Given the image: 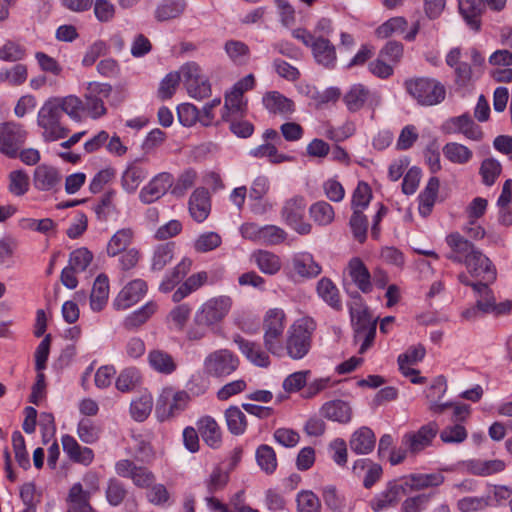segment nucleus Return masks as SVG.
<instances>
[{
	"label": "nucleus",
	"mask_w": 512,
	"mask_h": 512,
	"mask_svg": "<svg viewBox=\"0 0 512 512\" xmlns=\"http://www.w3.org/2000/svg\"><path fill=\"white\" fill-rule=\"evenodd\" d=\"M442 151L450 162L459 165L468 163L473 157V152L467 146L457 142L446 143Z\"/></svg>",
	"instance_id": "obj_42"
},
{
	"label": "nucleus",
	"mask_w": 512,
	"mask_h": 512,
	"mask_svg": "<svg viewBox=\"0 0 512 512\" xmlns=\"http://www.w3.org/2000/svg\"><path fill=\"white\" fill-rule=\"evenodd\" d=\"M292 36L303 45L309 47L316 62L324 67H333L336 62V51L334 45L325 37L312 35L305 28L292 30Z\"/></svg>",
	"instance_id": "obj_5"
},
{
	"label": "nucleus",
	"mask_w": 512,
	"mask_h": 512,
	"mask_svg": "<svg viewBox=\"0 0 512 512\" xmlns=\"http://www.w3.org/2000/svg\"><path fill=\"white\" fill-rule=\"evenodd\" d=\"M320 413L324 418L342 424L348 423L352 418V409L343 400H332L324 403Z\"/></svg>",
	"instance_id": "obj_25"
},
{
	"label": "nucleus",
	"mask_w": 512,
	"mask_h": 512,
	"mask_svg": "<svg viewBox=\"0 0 512 512\" xmlns=\"http://www.w3.org/2000/svg\"><path fill=\"white\" fill-rule=\"evenodd\" d=\"M147 176V170L134 162L122 174V188L129 194L134 193Z\"/></svg>",
	"instance_id": "obj_34"
},
{
	"label": "nucleus",
	"mask_w": 512,
	"mask_h": 512,
	"mask_svg": "<svg viewBox=\"0 0 512 512\" xmlns=\"http://www.w3.org/2000/svg\"><path fill=\"white\" fill-rule=\"evenodd\" d=\"M375 442L373 431L368 427H361L352 434L349 445L356 454H368L374 449Z\"/></svg>",
	"instance_id": "obj_30"
},
{
	"label": "nucleus",
	"mask_w": 512,
	"mask_h": 512,
	"mask_svg": "<svg viewBox=\"0 0 512 512\" xmlns=\"http://www.w3.org/2000/svg\"><path fill=\"white\" fill-rule=\"evenodd\" d=\"M226 423L229 431L234 435H241L247 427L245 414L237 406H230L225 411Z\"/></svg>",
	"instance_id": "obj_48"
},
{
	"label": "nucleus",
	"mask_w": 512,
	"mask_h": 512,
	"mask_svg": "<svg viewBox=\"0 0 512 512\" xmlns=\"http://www.w3.org/2000/svg\"><path fill=\"white\" fill-rule=\"evenodd\" d=\"M401 498L392 481H389L385 489L372 499L371 508L375 512L382 511L396 506Z\"/></svg>",
	"instance_id": "obj_37"
},
{
	"label": "nucleus",
	"mask_w": 512,
	"mask_h": 512,
	"mask_svg": "<svg viewBox=\"0 0 512 512\" xmlns=\"http://www.w3.org/2000/svg\"><path fill=\"white\" fill-rule=\"evenodd\" d=\"M61 182V176L53 166L41 164L34 171L33 183L40 191L56 189Z\"/></svg>",
	"instance_id": "obj_22"
},
{
	"label": "nucleus",
	"mask_w": 512,
	"mask_h": 512,
	"mask_svg": "<svg viewBox=\"0 0 512 512\" xmlns=\"http://www.w3.org/2000/svg\"><path fill=\"white\" fill-rule=\"evenodd\" d=\"M222 243L221 236L216 232L201 234L194 242V249L200 253H206L218 248Z\"/></svg>",
	"instance_id": "obj_63"
},
{
	"label": "nucleus",
	"mask_w": 512,
	"mask_h": 512,
	"mask_svg": "<svg viewBox=\"0 0 512 512\" xmlns=\"http://www.w3.org/2000/svg\"><path fill=\"white\" fill-rule=\"evenodd\" d=\"M305 209V198L297 195L286 200L281 210L283 220L301 235L309 234L312 230L311 224L303 221Z\"/></svg>",
	"instance_id": "obj_10"
},
{
	"label": "nucleus",
	"mask_w": 512,
	"mask_h": 512,
	"mask_svg": "<svg viewBox=\"0 0 512 512\" xmlns=\"http://www.w3.org/2000/svg\"><path fill=\"white\" fill-rule=\"evenodd\" d=\"M263 105L274 114L288 115L294 111V103L278 91L267 92L263 96Z\"/></svg>",
	"instance_id": "obj_31"
},
{
	"label": "nucleus",
	"mask_w": 512,
	"mask_h": 512,
	"mask_svg": "<svg viewBox=\"0 0 512 512\" xmlns=\"http://www.w3.org/2000/svg\"><path fill=\"white\" fill-rule=\"evenodd\" d=\"M406 27L407 21L405 18L393 17L376 29V35L382 39L388 38L393 34L403 33Z\"/></svg>",
	"instance_id": "obj_62"
},
{
	"label": "nucleus",
	"mask_w": 512,
	"mask_h": 512,
	"mask_svg": "<svg viewBox=\"0 0 512 512\" xmlns=\"http://www.w3.org/2000/svg\"><path fill=\"white\" fill-rule=\"evenodd\" d=\"M90 500L88 493H84L83 485L79 482L75 483L68 492L66 512H96Z\"/></svg>",
	"instance_id": "obj_24"
},
{
	"label": "nucleus",
	"mask_w": 512,
	"mask_h": 512,
	"mask_svg": "<svg viewBox=\"0 0 512 512\" xmlns=\"http://www.w3.org/2000/svg\"><path fill=\"white\" fill-rule=\"evenodd\" d=\"M140 371L135 367L122 370L116 379V388L121 392H130L141 384Z\"/></svg>",
	"instance_id": "obj_45"
},
{
	"label": "nucleus",
	"mask_w": 512,
	"mask_h": 512,
	"mask_svg": "<svg viewBox=\"0 0 512 512\" xmlns=\"http://www.w3.org/2000/svg\"><path fill=\"white\" fill-rule=\"evenodd\" d=\"M62 113L56 97L48 98L38 111L37 124L43 129L42 137L51 142L65 138L69 130L61 125Z\"/></svg>",
	"instance_id": "obj_4"
},
{
	"label": "nucleus",
	"mask_w": 512,
	"mask_h": 512,
	"mask_svg": "<svg viewBox=\"0 0 512 512\" xmlns=\"http://www.w3.org/2000/svg\"><path fill=\"white\" fill-rule=\"evenodd\" d=\"M406 92L420 106H435L442 103L446 97L445 86L435 78L413 77L404 81Z\"/></svg>",
	"instance_id": "obj_2"
},
{
	"label": "nucleus",
	"mask_w": 512,
	"mask_h": 512,
	"mask_svg": "<svg viewBox=\"0 0 512 512\" xmlns=\"http://www.w3.org/2000/svg\"><path fill=\"white\" fill-rule=\"evenodd\" d=\"M446 243L451 248V252L446 257L455 263L462 264L464 259L477 250L473 243L465 239L458 232L449 234L446 237Z\"/></svg>",
	"instance_id": "obj_19"
},
{
	"label": "nucleus",
	"mask_w": 512,
	"mask_h": 512,
	"mask_svg": "<svg viewBox=\"0 0 512 512\" xmlns=\"http://www.w3.org/2000/svg\"><path fill=\"white\" fill-rule=\"evenodd\" d=\"M189 212L198 223L207 219L211 210L209 192L205 188H197L189 198Z\"/></svg>",
	"instance_id": "obj_21"
},
{
	"label": "nucleus",
	"mask_w": 512,
	"mask_h": 512,
	"mask_svg": "<svg viewBox=\"0 0 512 512\" xmlns=\"http://www.w3.org/2000/svg\"><path fill=\"white\" fill-rule=\"evenodd\" d=\"M60 104L61 113H66L71 119L80 121L83 113V100L75 95L56 97Z\"/></svg>",
	"instance_id": "obj_50"
},
{
	"label": "nucleus",
	"mask_w": 512,
	"mask_h": 512,
	"mask_svg": "<svg viewBox=\"0 0 512 512\" xmlns=\"http://www.w3.org/2000/svg\"><path fill=\"white\" fill-rule=\"evenodd\" d=\"M343 101L350 112H357L366 105L371 107L378 106L381 98L374 92H371L362 84H354L343 96Z\"/></svg>",
	"instance_id": "obj_16"
},
{
	"label": "nucleus",
	"mask_w": 512,
	"mask_h": 512,
	"mask_svg": "<svg viewBox=\"0 0 512 512\" xmlns=\"http://www.w3.org/2000/svg\"><path fill=\"white\" fill-rule=\"evenodd\" d=\"M462 264L466 266L468 272L473 277L481 278L487 282H494L496 280V268L491 260L479 249L464 259Z\"/></svg>",
	"instance_id": "obj_18"
},
{
	"label": "nucleus",
	"mask_w": 512,
	"mask_h": 512,
	"mask_svg": "<svg viewBox=\"0 0 512 512\" xmlns=\"http://www.w3.org/2000/svg\"><path fill=\"white\" fill-rule=\"evenodd\" d=\"M414 489L416 491L438 487L443 484L445 478L441 472L434 473H412Z\"/></svg>",
	"instance_id": "obj_54"
},
{
	"label": "nucleus",
	"mask_w": 512,
	"mask_h": 512,
	"mask_svg": "<svg viewBox=\"0 0 512 512\" xmlns=\"http://www.w3.org/2000/svg\"><path fill=\"white\" fill-rule=\"evenodd\" d=\"M106 499L112 506H119L127 496L125 485L117 478H110L105 491Z\"/></svg>",
	"instance_id": "obj_59"
},
{
	"label": "nucleus",
	"mask_w": 512,
	"mask_h": 512,
	"mask_svg": "<svg viewBox=\"0 0 512 512\" xmlns=\"http://www.w3.org/2000/svg\"><path fill=\"white\" fill-rule=\"evenodd\" d=\"M354 332V343H360L359 354H364L372 345L376 336L377 319H373L368 307L358 295L349 308Z\"/></svg>",
	"instance_id": "obj_1"
},
{
	"label": "nucleus",
	"mask_w": 512,
	"mask_h": 512,
	"mask_svg": "<svg viewBox=\"0 0 512 512\" xmlns=\"http://www.w3.org/2000/svg\"><path fill=\"white\" fill-rule=\"evenodd\" d=\"M439 179L437 177H431L425 187V189L419 195V213L426 217L428 216L435 204L438 190H439Z\"/></svg>",
	"instance_id": "obj_39"
},
{
	"label": "nucleus",
	"mask_w": 512,
	"mask_h": 512,
	"mask_svg": "<svg viewBox=\"0 0 512 512\" xmlns=\"http://www.w3.org/2000/svg\"><path fill=\"white\" fill-rule=\"evenodd\" d=\"M239 358L228 349H219L209 353L203 363L205 373L213 378L230 376L239 367Z\"/></svg>",
	"instance_id": "obj_7"
},
{
	"label": "nucleus",
	"mask_w": 512,
	"mask_h": 512,
	"mask_svg": "<svg viewBox=\"0 0 512 512\" xmlns=\"http://www.w3.org/2000/svg\"><path fill=\"white\" fill-rule=\"evenodd\" d=\"M198 431L203 441L213 449L220 447L222 442L221 430L217 422L210 416L201 418L198 423Z\"/></svg>",
	"instance_id": "obj_28"
},
{
	"label": "nucleus",
	"mask_w": 512,
	"mask_h": 512,
	"mask_svg": "<svg viewBox=\"0 0 512 512\" xmlns=\"http://www.w3.org/2000/svg\"><path fill=\"white\" fill-rule=\"evenodd\" d=\"M153 399L150 394H143L131 402L130 413L136 421H144L151 413Z\"/></svg>",
	"instance_id": "obj_55"
},
{
	"label": "nucleus",
	"mask_w": 512,
	"mask_h": 512,
	"mask_svg": "<svg viewBox=\"0 0 512 512\" xmlns=\"http://www.w3.org/2000/svg\"><path fill=\"white\" fill-rule=\"evenodd\" d=\"M372 199L370 186L360 181L352 194L351 208L353 211H364Z\"/></svg>",
	"instance_id": "obj_56"
},
{
	"label": "nucleus",
	"mask_w": 512,
	"mask_h": 512,
	"mask_svg": "<svg viewBox=\"0 0 512 512\" xmlns=\"http://www.w3.org/2000/svg\"><path fill=\"white\" fill-rule=\"evenodd\" d=\"M191 266L192 260L183 258L163 279L159 286L160 291L164 293L170 292L187 275Z\"/></svg>",
	"instance_id": "obj_38"
},
{
	"label": "nucleus",
	"mask_w": 512,
	"mask_h": 512,
	"mask_svg": "<svg viewBox=\"0 0 512 512\" xmlns=\"http://www.w3.org/2000/svg\"><path fill=\"white\" fill-rule=\"evenodd\" d=\"M348 273L360 291L369 293L372 290L370 272L360 258L354 257L349 261Z\"/></svg>",
	"instance_id": "obj_26"
},
{
	"label": "nucleus",
	"mask_w": 512,
	"mask_h": 512,
	"mask_svg": "<svg viewBox=\"0 0 512 512\" xmlns=\"http://www.w3.org/2000/svg\"><path fill=\"white\" fill-rule=\"evenodd\" d=\"M502 167L499 161L494 158L484 159L481 163L479 173L485 185L491 186L501 173Z\"/></svg>",
	"instance_id": "obj_61"
},
{
	"label": "nucleus",
	"mask_w": 512,
	"mask_h": 512,
	"mask_svg": "<svg viewBox=\"0 0 512 512\" xmlns=\"http://www.w3.org/2000/svg\"><path fill=\"white\" fill-rule=\"evenodd\" d=\"M181 74L187 92L192 98L202 100L211 95V85L197 63L190 62L183 65Z\"/></svg>",
	"instance_id": "obj_9"
},
{
	"label": "nucleus",
	"mask_w": 512,
	"mask_h": 512,
	"mask_svg": "<svg viewBox=\"0 0 512 512\" xmlns=\"http://www.w3.org/2000/svg\"><path fill=\"white\" fill-rule=\"evenodd\" d=\"M26 131L16 123H5L0 126V151L10 158L17 156L20 147L26 140Z\"/></svg>",
	"instance_id": "obj_13"
},
{
	"label": "nucleus",
	"mask_w": 512,
	"mask_h": 512,
	"mask_svg": "<svg viewBox=\"0 0 512 512\" xmlns=\"http://www.w3.org/2000/svg\"><path fill=\"white\" fill-rule=\"evenodd\" d=\"M286 325V315L280 308L269 309L263 318L264 346L273 355L280 356L283 348L280 339Z\"/></svg>",
	"instance_id": "obj_6"
},
{
	"label": "nucleus",
	"mask_w": 512,
	"mask_h": 512,
	"mask_svg": "<svg viewBox=\"0 0 512 512\" xmlns=\"http://www.w3.org/2000/svg\"><path fill=\"white\" fill-rule=\"evenodd\" d=\"M294 271L303 278L316 277L321 273V266L314 261L312 255L304 254L293 259Z\"/></svg>",
	"instance_id": "obj_43"
},
{
	"label": "nucleus",
	"mask_w": 512,
	"mask_h": 512,
	"mask_svg": "<svg viewBox=\"0 0 512 512\" xmlns=\"http://www.w3.org/2000/svg\"><path fill=\"white\" fill-rule=\"evenodd\" d=\"M244 111L243 95L232 90L225 96V104L221 120H231V117L242 116Z\"/></svg>",
	"instance_id": "obj_47"
},
{
	"label": "nucleus",
	"mask_w": 512,
	"mask_h": 512,
	"mask_svg": "<svg viewBox=\"0 0 512 512\" xmlns=\"http://www.w3.org/2000/svg\"><path fill=\"white\" fill-rule=\"evenodd\" d=\"M157 304L155 302H147L138 310L130 313L123 321V327L127 330H134L142 326L156 312Z\"/></svg>",
	"instance_id": "obj_41"
},
{
	"label": "nucleus",
	"mask_w": 512,
	"mask_h": 512,
	"mask_svg": "<svg viewBox=\"0 0 512 512\" xmlns=\"http://www.w3.org/2000/svg\"><path fill=\"white\" fill-rule=\"evenodd\" d=\"M287 238L284 229L276 225L262 226L260 243L261 245L274 246L283 243Z\"/></svg>",
	"instance_id": "obj_60"
},
{
	"label": "nucleus",
	"mask_w": 512,
	"mask_h": 512,
	"mask_svg": "<svg viewBox=\"0 0 512 512\" xmlns=\"http://www.w3.org/2000/svg\"><path fill=\"white\" fill-rule=\"evenodd\" d=\"M174 183V177L168 172H161L154 176L147 185H145L140 193L139 199L144 204H151L172 188Z\"/></svg>",
	"instance_id": "obj_17"
},
{
	"label": "nucleus",
	"mask_w": 512,
	"mask_h": 512,
	"mask_svg": "<svg viewBox=\"0 0 512 512\" xmlns=\"http://www.w3.org/2000/svg\"><path fill=\"white\" fill-rule=\"evenodd\" d=\"M443 131L447 134H462L472 141H481L484 136L481 127L468 113L446 120L443 124Z\"/></svg>",
	"instance_id": "obj_14"
},
{
	"label": "nucleus",
	"mask_w": 512,
	"mask_h": 512,
	"mask_svg": "<svg viewBox=\"0 0 512 512\" xmlns=\"http://www.w3.org/2000/svg\"><path fill=\"white\" fill-rule=\"evenodd\" d=\"M147 289V283L142 279L128 282L113 300V308L117 311L129 309L146 295Z\"/></svg>",
	"instance_id": "obj_15"
},
{
	"label": "nucleus",
	"mask_w": 512,
	"mask_h": 512,
	"mask_svg": "<svg viewBox=\"0 0 512 512\" xmlns=\"http://www.w3.org/2000/svg\"><path fill=\"white\" fill-rule=\"evenodd\" d=\"M315 323L312 319L302 318L293 323L287 331L285 349L293 360L304 358L310 348Z\"/></svg>",
	"instance_id": "obj_3"
},
{
	"label": "nucleus",
	"mask_w": 512,
	"mask_h": 512,
	"mask_svg": "<svg viewBox=\"0 0 512 512\" xmlns=\"http://www.w3.org/2000/svg\"><path fill=\"white\" fill-rule=\"evenodd\" d=\"M168 394L169 393L166 392L165 395L161 396V399L157 405V412L161 413L162 411V413L166 414L167 417H174L185 409L190 400V397L187 392L178 391L173 394L172 400L169 403H163V405H161V402L164 399L168 400Z\"/></svg>",
	"instance_id": "obj_32"
},
{
	"label": "nucleus",
	"mask_w": 512,
	"mask_h": 512,
	"mask_svg": "<svg viewBox=\"0 0 512 512\" xmlns=\"http://www.w3.org/2000/svg\"><path fill=\"white\" fill-rule=\"evenodd\" d=\"M61 442L64 452L72 461L86 466L93 461L94 453L92 449L80 446L71 435L62 436Z\"/></svg>",
	"instance_id": "obj_23"
},
{
	"label": "nucleus",
	"mask_w": 512,
	"mask_h": 512,
	"mask_svg": "<svg viewBox=\"0 0 512 512\" xmlns=\"http://www.w3.org/2000/svg\"><path fill=\"white\" fill-rule=\"evenodd\" d=\"M174 256V244L164 243L158 245L153 253L151 269L153 271H161L168 265Z\"/></svg>",
	"instance_id": "obj_49"
},
{
	"label": "nucleus",
	"mask_w": 512,
	"mask_h": 512,
	"mask_svg": "<svg viewBox=\"0 0 512 512\" xmlns=\"http://www.w3.org/2000/svg\"><path fill=\"white\" fill-rule=\"evenodd\" d=\"M134 238L131 228H122L116 231L107 243L106 252L109 257H116L122 251L130 249Z\"/></svg>",
	"instance_id": "obj_33"
},
{
	"label": "nucleus",
	"mask_w": 512,
	"mask_h": 512,
	"mask_svg": "<svg viewBox=\"0 0 512 512\" xmlns=\"http://www.w3.org/2000/svg\"><path fill=\"white\" fill-rule=\"evenodd\" d=\"M259 270L267 275L277 274L281 267L282 262L278 255L267 250H258L252 255Z\"/></svg>",
	"instance_id": "obj_35"
},
{
	"label": "nucleus",
	"mask_w": 512,
	"mask_h": 512,
	"mask_svg": "<svg viewBox=\"0 0 512 512\" xmlns=\"http://www.w3.org/2000/svg\"><path fill=\"white\" fill-rule=\"evenodd\" d=\"M182 0H164L158 5L155 17L158 21H167L180 16L184 11Z\"/></svg>",
	"instance_id": "obj_51"
},
{
	"label": "nucleus",
	"mask_w": 512,
	"mask_h": 512,
	"mask_svg": "<svg viewBox=\"0 0 512 512\" xmlns=\"http://www.w3.org/2000/svg\"><path fill=\"white\" fill-rule=\"evenodd\" d=\"M150 366L158 373L169 375L177 369L173 357L163 350H151L148 354Z\"/></svg>",
	"instance_id": "obj_36"
},
{
	"label": "nucleus",
	"mask_w": 512,
	"mask_h": 512,
	"mask_svg": "<svg viewBox=\"0 0 512 512\" xmlns=\"http://www.w3.org/2000/svg\"><path fill=\"white\" fill-rule=\"evenodd\" d=\"M224 50L230 60L237 65H244L250 57L249 47L239 40H228L224 45Z\"/></svg>",
	"instance_id": "obj_46"
},
{
	"label": "nucleus",
	"mask_w": 512,
	"mask_h": 512,
	"mask_svg": "<svg viewBox=\"0 0 512 512\" xmlns=\"http://www.w3.org/2000/svg\"><path fill=\"white\" fill-rule=\"evenodd\" d=\"M112 87L107 83L90 82L84 94L83 112L92 118H99L106 113L103 98H107Z\"/></svg>",
	"instance_id": "obj_11"
},
{
	"label": "nucleus",
	"mask_w": 512,
	"mask_h": 512,
	"mask_svg": "<svg viewBox=\"0 0 512 512\" xmlns=\"http://www.w3.org/2000/svg\"><path fill=\"white\" fill-rule=\"evenodd\" d=\"M229 475L220 467H215L210 476L205 480L207 493L212 495L222 490L228 483Z\"/></svg>",
	"instance_id": "obj_64"
},
{
	"label": "nucleus",
	"mask_w": 512,
	"mask_h": 512,
	"mask_svg": "<svg viewBox=\"0 0 512 512\" xmlns=\"http://www.w3.org/2000/svg\"><path fill=\"white\" fill-rule=\"evenodd\" d=\"M349 225L354 238L358 242L363 243L367 238V231L369 226L368 219L363 211H353Z\"/></svg>",
	"instance_id": "obj_58"
},
{
	"label": "nucleus",
	"mask_w": 512,
	"mask_h": 512,
	"mask_svg": "<svg viewBox=\"0 0 512 512\" xmlns=\"http://www.w3.org/2000/svg\"><path fill=\"white\" fill-rule=\"evenodd\" d=\"M317 293L330 307L339 311L342 309V301L339 290L329 278H322L317 283Z\"/></svg>",
	"instance_id": "obj_40"
},
{
	"label": "nucleus",
	"mask_w": 512,
	"mask_h": 512,
	"mask_svg": "<svg viewBox=\"0 0 512 512\" xmlns=\"http://www.w3.org/2000/svg\"><path fill=\"white\" fill-rule=\"evenodd\" d=\"M297 512H320L321 502L310 490H302L297 494Z\"/></svg>",
	"instance_id": "obj_57"
},
{
	"label": "nucleus",
	"mask_w": 512,
	"mask_h": 512,
	"mask_svg": "<svg viewBox=\"0 0 512 512\" xmlns=\"http://www.w3.org/2000/svg\"><path fill=\"white\" fill-rule=\"evenodd\" d=\"M234 343L240 352L254 365L259 367H268L270 365L269 355L261 348L258 343L249 341L240 335L234 337Z\"/></svg>",
	"instance_id": "obj_20"
},
{
	"label": "nucleus",
	"mask_w": 512,
	"mask_h": 512,
	"mask_svg": "<svg viewBox=\"0 0 512 512\" xmlns=\"http://www.w3.org/2000/svg\"><path fill=\"white\" fill-rule=\"evenodd\" d=\"M109 297V280L104 274L97 276L90 293V307L94 312H100L106 306Z\"/></svg>",
	"instance_id": "obj_29"
},
{
	"label": "nucleus",
	"mask_w": 512,
	"mask_h": 512,
	"mask_svg": "<svg viewBox=\"0 0 512 512\" xmlns=\"http://www.w3.org/2000/svg\"><path fill=\"white\" fill-rule=\"evenodd\" d=\"M490 283L491 282L481 280L477 282V284L473 285V290L478 296L476 303L478 304V307L481 308L483 314L489 313V310L495 301V296L489 288Z\"/></svg>",
	"instance_id": "obj_53"
},
{
	"label": "nucleus",
	"mask_w": 512,
	"mask_h": 512,
	"mask_svg": "<svg viewBox=\"0 0 512 512\" xmlns=\"http://www.w3.org/2000/svg\"><path fill=\"white\" fill-rule=\"evenodd\" d=\"M312 220L319 226H327L334 221L335 212L333 207L326 201H318L309 208Z\"/></svg>",
	"instance_id": "obj_44"
},
{
	"label": "nucleus",
	"mask_w": 512,
	"mask_h": 512,
	"mask_svg": "<svg viewBox=\"0 0 512 512\" xmlns=\"http://www.w3.org/2000/svg\"><path fill=\"white\" fill-rule=\"evenodd\" d=\"M439 432V426L435 421L422 425L417 431L407 432L402 437V444L411 454H418L432 442Z\"/></svg>",
	"instance_id": "obj_12"
},
{
	"label": "nucleus",
	"mask_w": 512,
	"mask_h": 512,
	"mask_svg": "<svg viewBox=\"0 0 512 512\" xmlns=\"http://www.w3.org/2000/svg\"><path fill=\"white\" fill-rule=\"evenodd\" d=\"M233 300L228 295H219L206 300L195 312L197 321L215 327L229 314Z\"/></svg>",
	"instance_id": "obj_8"
},
{
	"label": "nucleus",
	"mask_w": 512,
	"mask_h": 512,
	"mask_svg": "<svg viewBox=\"0 0 512 512\" xmlns=\"http://www.w3.org/2000/svg\"><path fill=\"white\" fill-rule=\"evenodd\" d=\"M256 460L260 468L267 474H272L277 467L276 453L269 445H260L256 450Z\"/></svg>",
	"instance_id": "obj_52"
},
{
	"label": "nucleus",
	"mask_w": 512,
	"mask_h": 512,
	"mask_svg": "<svg viewBox=\"0 0 512 512\" xmlns=\"http://www.w3.org/2000/svg\"><path fill=\"white\" fill-rule=\"evenodd\" d=\"M459 10L469 27L478 31L480 29V16L485 10L484 0H459Z\"/></svg>",
	"instance_id": "obj_27"
}]
</instances>
